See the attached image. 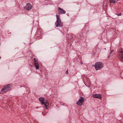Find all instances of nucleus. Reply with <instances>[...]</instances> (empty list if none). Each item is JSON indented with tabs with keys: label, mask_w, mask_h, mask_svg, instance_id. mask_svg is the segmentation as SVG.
<instances>
[{
	"label": "nucleus",
	"mask_w": 123,
	"mask_h": 123,
	"mask_svg": "<svg viewBox=\"0 0 123 123\" xmlns=\"http://www.w3.org/2000/svg\"><path fill=\"white\" fill-rule=\"evenodd\" d=\"M56 16L57 18V20L55 23V26L57 27H58L59 26L62 27V26L63 24L60 18L59 15L58 16L56 14Z\"/></svg>",
	"instance_id": "1"
},
{
	"label": "nucleus",
	"mask_w": 123,
	"mask_h": 123,
	"mask_svg": "<svg viewBox=\"0 0 123 123\" xmlns=\"http://www.w3.org/2000/svg\"><path fill=\"white\" fill-rule=\"evenodd\" d=\"M103 66V64L101 62H97L95 65V68L96 70L101 68Z\"/></svg>",
	"instance_id": "2"
},
{
	"label": "nucleus",
	"mask_w": 123,
	"mask_h": 123,
	"mask_svg": "<svg viewBox=\"0 0 123 123\" xmlns=\"http://www.w3.org/2000/svg\"><path fill=\"white\" fill-rule=\"evenodd\" d=\"M11 86L10 85L8 84L7 85L6 87L1 89L0 93L1 94H3L9 91L11 89Z\"/></svg>",
	"instance_id": "3"
},
{
	"label": "nucleus",
	"mask_w": 123,
	"mask_h": 123,
	"mask_svg": "<svg viewBox=\"0 0 123 123\" xmlns=\"http://www.w3.org/2000/svg\"><path fill=\"white\" fill-rule=\"evenodd\" d=\"M84 101V98L82 97H80L79 100L77 102V104L79 106H81L83 104Z\"/></svg>",
	"instance_id": "4"
},
{
	"label": "nucleus",
	"mask_w": 123,
	"mask_h": 123,
	"mask_svg": "<svg viewBox=\"0 0 123 123\" xmlns=\"http://www.w3.org/2000/svg\"><path fill=\"white\" fill-rule=\"evenodd\" d=\"M33 59L34 61V66L35 67L36 69V70L38 69L39 68L38 62L37 59L36 58H34Z\"/></svg>",
	"instance_id": "5"
},
{
	"label": "nucleus",
	"mask_w": 123,
	"mask_h": 123,
	"mask_svg": "<svg viewBox=\"0 0 123 123\" xmlns=\"http://www.w3.org/2000/svg\"><path fill=\"white\" fill-rule=\"evenodd\" d=\"M122 50H120L118 52V55L120 59L121 62L123 61V49H121Z\"/></svg>",
	"instance_id": "6"
},
{
	"label": "nucleus",
	"mask_w": 123,
	"mask_h": 123,
	"mask_svg": "<svg viewBox=\"0 0 123 123\" xmlns=\"http://www.w3.org/2000/svg\"><path fill=\"white\" fill-rule=\"evenodd\" d=\"M32 7V6L30 3H27L26 6L24 8V9L26 10H30Z\"/></svg>",
	"instance_id": "7"
},
{
	"label": "nucleus",
	"mask_w": 123,
	"mask_h": 123,
	"mask_svg": "<svg viewBox=\"0 0 123 123\" xmlns=\"http://www.w3.org/2000/svg\"><path fill=\"white\" fill-rule=\"evenodd\" d=\"M58 14H65L66 12L65 11L60 7L58 8Z\"/></svg>",
	"instance_id": "8"
},
{
	"label": "nucleus",
	"mask_w": 123,
	"mask_h": 123,
	"mask_svg": "<svg viewBox=\"0 0 123 123\" xmlns=\"http://www.w3.org/2000/svg\"><path fill=\"white\" fill-rule=\"evenodd\" d=\"M92 96L95 98H101V95L100 94H93Z\"/></svg>",
	"instance_id": "9"
},
{
	"label": "nucleus",
	"mask_w": 123,
	"mask_h": 123,
	"mask_svg": "<svg viewBox=\"0 0 123 123\" xmlns=\"http://www.w3.org/2000/svg\"><path fill=\"white\" fill-rule=\"evenodd\" d=\"M44 103L43 104L46 107V109H47V107L49 105V103L48 101L47 100H44Z\"/></svg>",
	"instance_id": "10"
},
{
	"label": "nucleus",
	"mask_w": 123,
	"mask_h": 123,
	"mask_svg": "<svg viewBox=\"0 0 123 123\" xmlns=\"http://www.w3.org/2000/svg\"><path fill=\"white\" fill-rule=\"evenodd\" d=\"M43 99L44 98L42 97H40V98H39V100L42 104H43L44 103Z\"/></svg>",
	"instance_id": "11"
},
{
	"label": "nucleus",
	"mask_w": 123,
	"mask_h": 123,
	"mask_svg": "<svg viewBox=\"0 0 123 123\" xmlns=\"http://www.w3.org/2000/svg\"><path fill=\"white\" fill-rule=\"evenodd\" d=\"M116 0H109V1L110 3H115L116 2Z\"/></svg>",
	"instance_id": "12"
},
{
	"label": "nucleus",
	"mask_w": 123,
	"mask_h": 123,
	"mask_svg": "<svg viewBox=\"0 0 123 123\" xmlns=\"http://www.w3.org/2000/svg\"><path fill=\"white\" fill-rule=\"evenodd\" d=\"M113 52V51H112L111 50V51L110 53V55H109L108 56V58H109L110 57V55H111V54L112 53V52Z\"/></svg>",
	"instance_id": "13"
},
{
	"label": "nucleus",
	"mask_w": 123,
	"mask_h": 123,
	"mask_svg": "<svg viewBox=\"0 0 123 123\" xmlns=\"http://www.w3.org/2000/svg\"><path fill=\"white\" fill-rule=\"evenodd\" d=\"M116 14L118 16H120L121 15V13H119L118 14Z\"/></svg>",
	"instance_id": "14"
},
{
	"label": "nucleus",
	"mask_w": 123,
	"mask_h": 123,
	"mask_svg": "<svg viewBox=\"0 0 123 123\" xmlns=\"http://www.w3.org/2000/svg\"><path fill=\"white\" fill-rule=\"evenodd\" d=\"M65 73L67 74H68V70H67L66 72Z\"/></svg>",
	"instance_id": "15"
},
{
	"label": "nucleus",
	"mask_w": 123,
	"mask_h": 123,
	"mask_svg": "<svg viewBox=\"0 0 123 123\" xmlns=\"http://www.w3.org/2000/svg\"><path fill=\"white\" fill-rule=\"evenodd\" d=\"M70 36H72V37H71V38H70V39H72L73 38V37H72V34H71L70 35Z\"/></svg>",
	"instance_id": "16"
},
{
	"label": "nucleus",
	"mask_w": 123,
	"mask_h": 123,
	"mask_svg": "<svg viewBox=\"0 0 123 123\" xmlns=\"http://www.w3.org/2000/svg\"><path fill=\"white\" fill-rule=\"evenodd\" d=\"M114 56L115 55H116V54H114Z\"/></svg>",
	"instance_id": "17"
},
{
	"label": "nucleus",
	"mask_w": 123,
	"mask_h": 123,
	"mask_svg": "<svg viewBox=\"0 0 123 123\" xmlns=\"http://www.w3.org/2000/svg\"><path fill=\"white\" fill-rule=\"evenodd\" d=\"M1 58V57H0V59Z\"/></svg>",
	"instance_id": "18"
},
{
	"label": "nucleus",
	"mask_w": 123,
	"mask_h": 123,
	"mask_svg": "<svg viewBox=\"0 0 123 123\" xmlns=\"http://www.w3.org/2000/svg\"><path fill=\"white\" fill-rule=\"evenodd\" d=\"M37 31L38 32L39 31V30H38Z\"/></svg>",
	"instance_id": "19"
},
{
	"label": "nucleus",
	"mask_w": 123,
	"mask_h": 123,
	"mask_svg": "<svg viewBox=\"0 0 123 123\" xmlns=\"http://www.w3.org/2000/svg\"><path fill=\"white\" fill-rule=\"evenodd\" d=\"M40 34H41V32H40Z\"/></svg>",
	"instance_id": "20"
},
{
	"label": "nucleus",
	"mask_w": 123,
	"mask_h": 123,
	"mask_svg": "<svg viewBox=\"0 0 123 123\" xmlns=\"http://www.w3.org/2000/svg\"><path fill=\"white\" fill-rule=\"evenodd\" d=\"M39 33L38 34H40V33Z\"/></svg>",
	"instance_id": "21"
}]
</instances>
